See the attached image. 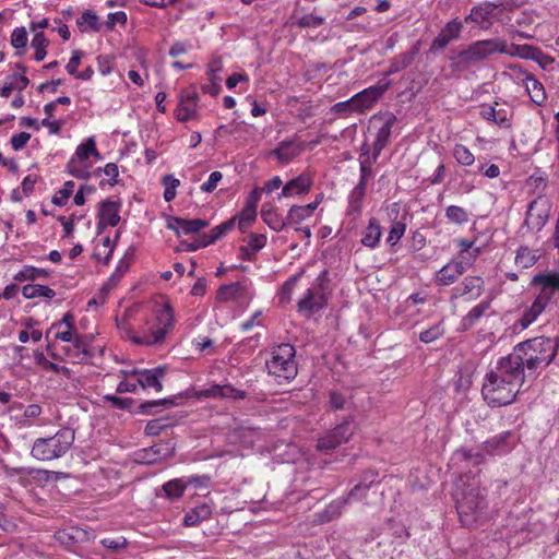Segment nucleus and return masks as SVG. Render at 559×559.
<instances>
[{
    "mask_svg": "<svg viewBox=\"0 0 559 559\" xmlns=\"http://www.w3.org/2000/svg\"><path fill=\"white\" fill-rule=\"evenodd\" d=\"M454 500L460 521L464 526L473 527L486 518L487 493L477 481L464 483L457 487Z\"/></svg>",
    "mask_w": 559,
    "mask_h": 559,
    "instance_id": "nucleus-1",
    "label": "nucleus"
},
{
    "mask_svg": "<svg viewBox=\"0 0 559 559\" xmlns=\"http://www.w3.org/2000/svg\"><path fill=\"white\" fill-rule=\"evenodd\" d=\"M557 342L550 337L539 336L526 340L513 347L523 360L528 376L534 379L539 370L550 365L557 355Z\"/></svg>",
    "mask_w": 559,
    "mask_h": 559,
    "instance_id": "nucleus-2",
    "label": "nucleus"
},
{
    "mask_svg": "<svg viewBox=\"0 0 559 559\" xmlns=\"http://www.w3.org/2000/svg\"><path fill=\"white\" fill-rule=\"evenodd\" d=\"M496 53H509L508 44L504 39L476 40L451 59V67L455 71H467L490 59Z\"/></svg>",
    "mask_w": 559,
    "mask_h": 559,
    "instance_id": "nucleus-3",
    "label": "nucleus"
},
{
    "mask_svg": "<svg viewBox=\"0 0 559 559\" xmlns=\"http://www.w3.org/2000/svg\"><path fill=\"white\" fill-rule=\"evenodd\" d=\"M558 277L559 272L554 271L538 273L533 277L532 284L539 285L540 293L535 297L531 306L524 308L521 318L515 323V326H520L521 330L527 329L545 311L554 295L559 293L558 288L548 286V284Z\"/></svg>",
    "mask_w": 559,
    "mask_h": 559,
    "instance_id": "nucleus-4",
    "label": "nucleus"
},
{
    "mask_svg": "<svg viewBox=\"0 0 559 559\" xmlns=\"http://www.w3.org/2000/svg\"><path fill=\"white\" fill-rule=\"evenodd\" d=\"M74 440V430L69 427H63L53 436L37 438L33 443L31 455L38 461L60 459L71 449Z\"/></svg>",
    "mask_w": 559,
    "mask_h": 559,
    "instance_id": "nucleus-5",
    "label": "nucleus"
},
{
    "mask_svg": "<svg viewBox=\"0 0 559 559\" xmlns=\"http://www.w3.org/2000/svg\"><path fill=\"white\" fill-rule=\"evenodd\" d=\"M520 389L501 378L491 369L486 373L481 395L485 402L491 407H501L515 401Z\"/></svg>",
    "mask_w": 559,
    "mask_h": 559,
    "instance_id": "nucleus-6",
    "label": "nucleus"
},
{
    "mask_svg": "<svg viewBox=\"0 0 559 559\" xmlns=\"http://www.w3.org/2000/svg\"><path fill=\"white\" fill-rule=\"evenodd\" d=\"M175 313L169 302H166L156 314V328L151 329L143 336H131V341L136 345L155 346L164 343L166 336L175 328Z\"/></svg>",
    "mask_w": 559,
    "mask_h": 559,
    "instance_id": "nucleus-7",
    "label": "nucleus"
},
{
    "mask_svg": "<svg viewBox=\"0 0 559 559\" xmlns=\"http://www.w3.org/2000/svg\"><path fill=\"white\" fill-rule=\"evenodd\" d=\"M295 355V347L290 344L283 343L275 347L271 359L266 360L269 373L284 380L294 379L298 372Z\"/></svg>",
    "mask_w": 559,
    "mask_h": 559,
    "instance_id": "nucleus-8",
    "label": "nucleus"
},
{
    "mask_svg": "<svg viewBox=\"0 0 559 559\" xmlns=\"http://www.w3.org/2000/svg\"><path fill=\"white\" fill-rule=\"evenodd\" d=\"M357 430L356 416L347 415L333 429L318 438L317 450L329 454L344 443H347Z\"/></svg>",
    "mask_w": 559,
    "mask_h": 559,
    "instance_id": "nucleus-9",
    "label": "nucleus"
},
{
    "mask_svg": "<svg viewBox=\"0 0 559 559\" xmlns=\"http://www.w3.org/2000/svg\"><path fill=\"white\" fill-rule=\"evenodd\" d=\"M491 370L520 390L526 380L532 381L534 379L528 376L523 360L514 349L508 356L499 358Z\"/></svg>",
    "mask_w": 559,
    "mask_h": 559,
    "instance_id": "nucleus-10",
    "label": "nucleus"
},
{
    "mask_svg": "<svg viewBox=\"0 0 559 559\" xmlns=\"http://www.w3.org/2000/svg\"><path fill=\"white\" fill-rule=\"evenodd\" d=\"M491 370L520 390L526 380L532 381L534 379L528 376L523 360L514 349L508 356L499 358Z\"/></svg>",
    "mask_w": 559,
    "mask_h": 559,
    "instance_id": "nucleus-11",
    "label": "nucleus"
},
{
    "mask_svg": "<svg viewBox=\"0 0 559 559\" xmlns=\"http://www.w3.org/2000/svg\"><path fill=\"white\" fill-rule=\"evenodd\" d=\"M55 337L63 342H71L73 344V348L68 350V356L72 359L73 362L84 364L93 357V354L88 349L84 338L75 333L73 329H68L67 331H57Z\"/></svg>",
    "mask_w": 559,
    "mask_h": 559,
    "instance_id": "nucleus-12",
    "label": "nucleus"
},
{
    "mask_svg": "<svg viewBox=\"0 0 559 559\" xmlns=\"http://www.w3.org/2000/svg\"><path fill=\"white\" fill-rule=\"evenodd\" d=\"M511 69L519 72V78L523 81L531 100L536 106H544L547 99L544 85L532 73L523 70L520 66H512Z\"/></svg>",
    "mask_w": 559,
    "mask_h": 559,
    "instance_id": "nucleus-13",
    "label": "nucleus"
},
{
    "mask_svg": "<svg viewBox=\"0 0 559 559\" xmlns=\"http://www.w3.org/2000/svg\"><path fill=\"white\" fill-rule=\"evenodd\" d=\"M166 367L159 366L153 369L132 370L128 376L136 377V383L143 389H154L156 392L163 390L162 379L166 374Z\"/></svg>",
    "mask_w": 559,
    "mask_h": 559,
    "instance_id": "nucleus-14",
    "label": "nucleus"
},
{
    "mask_svg": "<svg viewBox=\"0 0 559 559\" xmlns=\"http://www.w3.org/2000/svg\"><path fill=\"white\" fill-rule=\"evenodd\" d=\"M502 3L496 4L492 2H484L472 8L469 14L465 16L466 23H474L481 29H489L492 25V20L496 9Z\"/></svg>",
    "mask_w": 559,
    "mask_h": 559,
    "instance_id": "nucleus-15",
    "label": "nucleus"
},
{
    "mask_svg": "<svg viewBox=\"0 0 559 559\" xmlns=\"http://www.w3.org/2000/svg\"><path fill=\"white\" fill-rule=\"evenodd\" d=\"M518 442V436L513 431H504L492 437L483 444L485 452L491 455H500L511 451Z\"/></svg>",
    "mask_w": 559,
    "mask_h": 559,
    "instance_id": "nucleus-16",
    "label": "nucleus"
},
{
    "mask_svg": "<svg viewBox=\"0 0 559 559\" xmlns=\"http://www.w3.org/2000/svg\"><path fill=\"white\" fill-rule=\"evenodd\" d=\"M498 103H495V105H481L479 116L488 122L496 123L500 128L510 129L512 126V110L498 108Z\"/></svg>",
    "mask_w": 559,
    "mask_h": 559,
    "instance_id": "nucleus-17",
    "label": "nucleus"
},
{
    "mask_svg": "<svg viewBox=\"0 0 559 559\" xmlns=\"http://www.w3.org/2000/svg\"><path fill=\"white\" fill-rule=\"evenodd\" d=\"M462 28L463 23L457 19H453L448 22L433 39L430 46V51L435 52L444 49L452 40L460 37Z\"/></svg>",
    "mask_w": 559,
    "mask_h": 559,
    "instance_id": "nucleus-18",
    "label": "nucleus"
},
{
    "mask_svg": "<svg viewBox=\"0 0 559 559\" xmlns=\"http://www.w3.org/2000/svg\"><path fill=\"white\" fill-rule=\"evenodd\" d=\"M396 120V117L391 112L372 116L370 122L373 126L381 123L376 134V140L373 142L374 146H381L384 148L389 144L392 128Z\"/></svg>",
    "mask_w": 559,
    "mask_h": 559,
    "instance_id": "nucleus-19",
    "label": "nucleus"
},
{
    "mask_svg": "<svg viewBox=\"0 0 559 559\" xmlns=\"http://www.w3.org/2000/svg\"><path fill=\"white\" fill-rule=\"evenodd\" d=\"M209 226V222L201 218L186 219L177 216H169L167 228L175 231L177 236L189 235L200 231Z\"/></svg>",
    "mask_w": 559,
    "mask_h": 559,
    "instance_id": "nucleus-20",
    "label": "nucleus"
},
{
    "mask_svg": "<svg viewBox=\"0 0 559 559\" xmlns=\"http://www.w3.org/2000/svg\"><path fill=\"white\" fill-rule=\"evenodd\" d=\"M312 183V176L308 173H302L296 178H293L286 182L282 189L281 194L278 195V199L282 197L292 198L295 195L307 194L310 191Z\"/></svg>",
    "mask_w": 559,
    "mask_h": 559,
    "instance_id": "nucleus-21",
    "label": "nucleus"
},
{
    "mask_svg": "<svg viewBox=\"0 0 559 559\" xmlns=\"http://www.w3.org/2000/svg\"><path fill=\"white\" fill-rule=\"evenodd\" d=\"M466 271L463 261L452 260L442 266L436 274V283L438 285L448 286L453 284Z\"/></svg>",
    "mask_w": 559,
    "mask_h": 559,
    "instance_id": "nucleus-22",
    "label": "nucleus"
},
{
    "mask_svg": "<svg viewBox=\"0 0 559 559\" xmlns=\"http://www.w3.org/2000/svg\"><path fill=\"white\" fill-rule=\"evenodd\" d=\"M326 305V299L323 293L308 289L305 297L298 301V311L306 316H311L313 312L321 310Z\"/></svg>",
    "mask_w": 559,
    "mask_h": 559,
    "instance_id": "nucleus-23",
    "label": "nucleus"
},
{
    "mask_svg": "<svg viewBox=\"0 0 559 559\" xmlns=\"http://www.w3.org/2000/svg\"><path fill=\"white\" fill-rule=\"evenodd\" d=\"M201 395L204 397L212 399H233V400H245L247 393L242 390L234 388L230 384H213L210 388L201 391Z\"/></svg>",
    "mask_w": 559,
    "mask_h": 559,
    "instance_id": "nucleus-24",
    "label": "nucleus"
},
{
    "mask_svg": "<svg viewBox=\"0 0 559 559\" xmlns=\"http://www.w3.org/2000/svg\"><path fill=\"white\" fill-rule=\"evenodd\" d=\"M302 150L304 146L295 141H282L270 154L276 156L280 164L285 165L297 157Z\"/></svg>",
    "mask_w": 559,
    "mask_h": 559,
    "instance_id": "nucleus-25",
    "label": "nucleus"
},
{
    "mask_svg": "<svg viewBox=\"0 0 559 559\" xmlns=\"http://www.w3.org/2000/svg\"><path fill=\"white\" fill-rule=\"evenodd\" d=\"M120 203L112 200H105L100 203L99 207V224L100 227L104 223L109 226H117L120 222Z\"/></svg>",
    "mask_w": 559,
    "mask_h": 559,
    "instance_id": "nucleus-26",
    "label": "nucleus"
},
{
    "mask_svg": "<svg viewBox=\"0 0 559 559\" xmlns=\"http://www.w3.org/2000/svg\"><path fill=\"white\" fill-rule=\"evenodd\" d=\"M484 290V280L479 276H466L463 282L454 288V297L474 294L475 297L481 295Z\"/></svg>",
    "mask_w": 559,
    "mask_h": 559,
    "instance_id": "nucleus-27",
    "label": "nucleus"
},
{
    "mask_svg": "<svg viewBox=\"0 0 559 559\" xmlns=\"http://www.w3.org/2000/svg\"><path fill=\"white\" fill-rule=\"evenodd\" d=\"M261 217L263 222L275 231H281L287 226L286 218H282L277 210L270 204L262 205Z\"/></svg>",
    "mask_w": 559,
    "mask_h": 559,
    "instance_id": "nucleus-28",
    "label": "nucleus"
},
{
    "mask_svg": "<svg viewBox=\"0 0 559 559\" xmlns=\"http://www.w3.org/2000/svg\"><path fill=\"white\" fill-rule=\"evenodd\" d=\"M490 307V300H483L475 307H473L467 314H465L461 321V329L467 331L472 329L485 314Z\"/></svg>",
    "mask_w": 559,
    "mask_h": 559,
    "instance_id": "nucleus-29",
    "label": "nucleus"
},
{
    "mask_svg": "<svg viewBox=\"0 0 559 559\" xmlns=\"http://www.w3.org/2000/svg\"><path fill=\"white\" fill-rule=\"evenodd\" d=\"M381 236L382 231L378 219L371 217L369 219L368 226L362 233L361 243L365 247L373 249L379 245Z\"/></svg>",
    "mask_w": 559,
    "mask_h": 559,
    "instance_id": "nucleus-30",
    "label": "nucleus"
},
{
    "mask_svg": "<svg viewBox=\"0 0 559 559\" xmlns=\"http://www.w3.org/2000/svg\"><path fill=\"white\" fill-rule=\"evenodd\" d=\"M246 295V286L240 282L231 283L228 285H222L217 290V300L230 301L237 300Z\"/></svg>",
    "mask_w": 559,
    "mask_h": 559,
    "instance_id": "nucleus-31",
    "label": "nucleus"
},
{
    "mask_svg": "<svg viewBox=\"0 0 559 559\" xmlns=\"http://www.w3.org/2000/svg\"><path fill=\"white\" fill-rule=\"evenodd\" d=\"M197 94L188 95L186 98L181 99L176 110V117L179 121H189L194 117L197 112Z\"/></svg>",
    "mask_w": 559,
    "mask_h": 559,
    "instance_id": "nucleus-32",
    "label": "nucleus"
},
{
    "mask_svg": "<svg viewBox=\"0 0 559 559\" xmlns=\"http://www.w3.org/2000/svg\"><path fill=\"white\" fill-rule=\"evenodd\" d=\"M538 203V200H534L530 203L525 217V224L530 228L537 230H539L547 221V214L537 211Z\"/></svg>",
    "mask_w": 559,
    "mask_h": 559,
    "instance_id": "nucleus-33",
    "label": "nucleus"
},
{
    "mask_svg": "<svg viewBox=\"0 0 559 559\" xmlns=\"http://www.w3.org/2000/svg\"><path fill=\"white\" fill-rule=\"evenodd\" d=\"M212 510L207 504L198 506L188 511L183 518L186 526H194L211 518Z\"/></svg>",
    "mask_w": 559,
    "mask_h": 559,
    "instance_id": "nucleus-34",
    "label": "nucleus"
},
{
    "mask_svg": "<svg viewBox=\"0 0 559 559\" xmlns=\"http://www.w3.org/2000/svg\"><path fill=\"white\" fill-rule=\"evenodd\" d=\"M175 405L173 399H162L156 401H145L139 405V413L145 415H154L162 409L170 408Z\"/></svg>",
    "mask_w": 559,
    "mask_h": 559,
    "instance_id": "nucleus-35",
    "label": "nucleus"
},
{
    "mask_svg": "<svg viewBox=\"0 0 559 559\" xmlns=\"http://www.w3.org/2000/svg\"><path fill=\"white\" fill-rule=\"evenodd\" d=\"M22 295L26 299H33L37 297H45L51 299L56 296V293L53 289L45 285L27 284L23 286Z\"/></svg>",
    "mask_w": 559,
    "mask_h": 559,
    "instance_id": "nucleus-36",
    "label": "nucleus"
},
{
    "mask_svg": "<svg viewBox=\"0 0 559 559\" xmlns=\"http://www.w3.org/2000/svg\"><path fill=\"white\" fill-rule=\"evenodd\" d=\"M378 474L373 471H368L364 474L362 480L357 484L348 493V498L362 499L366 491L376 481Z\"/></svg>",
    "mask_w": 559,
    "mask_h": 559,
    "instance_id": "nucleus-37",
    "label": "nucleus"
},
{
    "mask_svg": "<svg viewBox=\"0 0 559 559\" xmlns=\"http://www.w3.org/2000/svg\"><path fill=\"white\" fill-rule=\"evenodd\" d=\"M352 99L355 103L356 111H364L365 109L370 108L372 104L378 100L370 87L357 93L352 97Z\"/></svg>",
    "mask_w": 559,
    "mask_h": 559,
    "instance_id": "nucleus-38",
    "label": "nucleus"
},
{
    "mask_svg": "<svg viewBox=\"0 0 559 559\" xmlns=\"http://www.w3.org/2000/svg\"><path fill=\"white\" fill-rule=\"evenodd\" d=\"M76 25L81 32H85L87 28H91L94 32L100 31L98 16L92 10L84 11L82 15L76 20Z\"/></svg>",
    "mask_w": 559,
    "mask_h": 559,
    "instance_id": "nucleus-39",
    "label": "nucleus"
},
{
    "mask_svg": "<svg viewBox=\"0 0 559 559\" xmlns=\"http://www.w3.org/2000/svg\"><path fill=\"white\" fill-rule=\"evenodd\" d=\"M90 165L85 162L78 160V158H72L67 164V169L70 175L78 179H87L91 176Z\"/></svg>",
    "mask_w": 559,
    "mask_h": 559,
    "instance_id": "nucleus-40",
    "label": "nucleus"
},
{
    "mask_svg": "<svg viewBox=\"0 0 559 559\" xmlns=\"http://www.w3.org/2000/svg\"><path fill=\"white\" fill-rule=\"evenodd\" d=\"M49 276V272L45 269H37L34 266H24L19 273L15 274L14 278L19 282L35 281L38 278H46Z\"/></svg>",
    "mask_w": 559,
    "mask_h": 559,
    "instance_id": "nucleus-41",
    "label": "nucleus"
},
{
    "mask_svg": "<svg viewBox=\"0 0 559 559\" xmlns=\"http://www.w3.org/2000/svg\"><path fill=\"white\" fill-rule=\"evenodd\" d=\"M130 262L123 258L118 262V265L116 266L115 272L111 274V276L108 278L106 284L104 285V288L106 289H112L117 286V284L120 282L122 276L127 273L129 269Z\"/></svg>",
    "mask_w": 559,
    "mask_h": 559,
    "instance_id": "nucleus-42",
    "label": "nucleus"
},
{
    "mask_svg": "<svg viewBox=\"0 0 559 559\" xmlns=\"http://www.w3.org/2000/svg\"><path fill=\"white\" fill-rule=\"evenodd\" d=\"M186 486L182 479H173L163 485V490L169 499H177L183 495Z\"/></svg>",
    "mask_w": 559,
    "mask_h": 559,
    "instance_id": "nucleus-43",
    "label": "nucleus"
},
{
    "mask_svg": "<svg viewBox=\"0 0 559 559\" xmlns=\"http://www.w3.org/2000/svg\"><path fill=\"white\" fill-rule=\"evenodd\" d=\"M445 217L457 225L468 222V213L465 209L456 205H450L445 209Z\"/></svg>",
    "mask_w": 559,
    "mask_h": 559,
    "instance_id": "nucleus-44",
    "label": "nucleus"
},
{
    "mask_svg": "<svg viewBox=\"0 0 559 559\" xmlns=\"http://www.w3.org/2000/svg\"><path fill=\"white\" fill-rule=\"evenodd\" d=\"M48 46V39L45 37L43 32H36L32 39V47L35 48V60L41 61L45 59L47 52L46 47Z\"/></svg>",
    "mask_w": 559,
    "mask_h": 559,
    "instance_id": "nucleus-45",
    "label": "nucleus"
},
{
    "mask_svg": "<svg viewBox=\"0 0 559 559\" xmlns=\"http://www.w3.org/2000/svg\"><path fill=\"white\" fill-rule=\"evenodd\" d=\"M455 160L463 166H471L475 162L474 154L463 144H456L453 148Z\"/></svg>",
    "mask_w": 559,
    "mask_h": 559,
    "instance_id": "nucleus-46",
    "label": "nucleus"
},
{
    "mask_svg": "<svg viewBox=\"0 0 559 559\" xmlns=\"http://www.w3.org/2000/svg\"><path fill=\"white\" fill-rule=\"evenodd\" d=\"M257 217V211L253 206H245L238 216V228L241 233H246Z\"/></svg>",
    "mask_w": 559,
    "mask_h": 559,
    "instance_id": "nucleus-47",
    "label": "nucleus"
},
{
    "mask_svg": "<svg viewBox=\"0 0 559 559\" xmlns=\"http://www.w3.org/2000/svg\"><path fill=\"white\" fill-rule=\"evenodd\" d=\"M348 499L349 498L347 497L346 499L335 500V501L331 502L324 510L322 520L329 522V521H332V520L338 518L342 513V509L347 503Z\"/></svg>",
    "mask_w": 559,
    "mask_h": 559,
    "instance_id": "nucleus-48",
    "label": "nucleus"
},
{
    "mask_svg": "<svg viewBox=\"0 0 559 559\" xmlns=\"http://www.w3.org/2000/svg\"><path fill=\"white\" fill-rule=\"evenodd\" d=\"M308 217H310V215L301 205H293L287 213L286 222L287 225H299Z\"/></svg>",
    "mask_w": 559,
    "mask_h": 559,
    "instance_id": "nucleus-49",
    "label": "nucleus"
},
{
    "mask_svg": "<svg viewBox=\"0 0 559 559\" xmlns=\"http://www.w3.org/2000/svg\"><path fill=\"white\" fill-rule=\"evenodd\" d=\"M443 334H444V329L442 326V321H440L439 323L432 325L431 328L420 332L419 340L423 343L428 344V343H431V342L438 340Z\"/></svg>",
    "mask_w": 559,
    "mask_h": 559,
    "instance_id": "nucleus-50",
    "label": "nucleus"
},
{
    "mask_svg": "<svg viewBox=\"0 0 559 559\" xmlns=\"http://www.w3.org/2000/svg\"><path fill=\"white\" fill-rule=\"evenodd\" d=\"M349 402L347 397L338 391H330L329 393V408L331 411L347 409Z\"/></svg>",
    "mask_w": 559,
    "mask_h": 559,
    "instance_id": "nucleus-51",
    "label": "nucleus"
},
{
    "mask_svg": "<svg viewBox=\"0 0 559 559\" xmlns=\"http://www.w3.org/2000/svg\"><path fill=\"white\" fill-rule=\"evenodd\" d=\"M237 217H231L230 219L222 223L221 225L214 227L210 231V242H215L219 238H222L224 235H226L229 230L234 228L235 222Z\"/></svg>",
    "mask_w": 559,
    "mask_h": 559,
    "instance_id": "nucleus-52",
    "label": "nucleus"
},
{
    "mask_svg": "<svg viewBox=\"0 0 559 559\" xmlns=\"http://www.w3.org/2000/svg\"><path fill=\"white\" fill-rule=\"evenodd\" d=\"M163 183L165 185L164 199L166 202H170L176 197V189L180 181L173 175H166L163 178Z\"/></svg>",
    "mask_w": 559,
    "mask_h": 559,
    "instance_id": "nucleus-53",
    "label": "nucleus"
},
{
    "mask_svg": "<svg viewBox=\"0 0 559 559\" xmlns=\"http://www.w3.org/2000/svg\"><path fill=\"white\" fill-rule=\"evenodd\" d=\"M74 182L69 180L64 182L63 188L52 198V203L58 206H63L74 190Z\"/></svg>",
    "mask_w": 559,
    "mask_h": 559,
    "instance_id": "nucleus-54",
    "label": "nucleus"
},
{
    "mask_svg": "<svg viewBox=\"0 0 559 559\" xmlns=\"http://www.w3.org/2000/svg\"><path fill=\"white\" fill-rule=\"evenodd\" d=\"M324 21L325 20L323 16H319V15L309 13V14H306V15L299 17L295 23L297 26H299L301 28H307V27H319L324 23Z\"/></svg>",
    "mask_w": 559,
    "mask_h": 559,
    "instance_id": "nucleus-55",
    "label": "nucleus"
},
{
    "mask_svg": "<svg viewBox=\"0 0 559 559\" xmlns=\"http://www.w3.org/2000/svg\"><path fill=\"white\" fill-rule=\"evenodd\" d=\"M103 547L111 550L112 552H118L124 549L128 545L127 538L123 536H119L117 538L106 537L100 540Z\"/></svg>",
    "mask_w": 559,
    "mask_h": 559,
    "instance_id": "nucleus-56",
    "label": "nucleus"
},
{
    "mask_svg": "<svg viewBox=\"0 0 559 559\" xmlns=\"http://www.w3.org/2000/svg\"><path fill=\"white\" fill-rule=\"evenodd\" d=\"M245 241H247V247L252 249L251 252L254 251L258 253L266 245V236L263 234L251 233Z\"/></svg>",
    "mask_w": 559,
    "mask_h": 559,
    "instance_id": "nucleus-57",
    "label": "nucleus"
},
{
    "mask_svg": "<svg viewBox=\"0 0 559 559\" xmlns=\"http://www.w3.org/2000/svg\"><path fill=\"white\" fill-rule=\"evenodd\" d=\"M412 62H413V55L412 53H403L399 58L393 60L389 71H388V74L396 73V72L407 68Z\"/></svg>",
    "mask_w": 559,
    "mask_h": 559,
    "instance_id": "nucleus-58",
    "label": "nucleus"
},
{
    "mask_svg": "<svg viewBox=\"0 0 559 559\" xmlns=\"http://www.w3.org/2000/svg\"><path fill=\"white\" fill-rule=\"evenodd\" d=\"M538 50V48L532 47L530 45H512V50L509 49L510 56H519L521 58L525 59H533L535 52Z\"/></svg>",
    "mask_w": 559,
    "mask_h": 559,
    "instance_id": "nucleus-59",
    "label": "nucleus"
},
{
    "mask_svg": "<svg viewBox=\"0 0 559 559\" xmlns=\"http://www.w3.org/2000/svg\"><path fill=\"white\" fill-rule=\"evenodd\" d=\"M11 44L15 49H23L27 44V33L25 27H16L11 35Z\"/></svg>",
    "mask_w": 559,
    "mask_h": 559,
    "instance_id": "nucleus-60",
    "label": "nucleus"
},
{
    "mask_svg": "<svg viewBox=\"0 0 559 559\" xmlns=\"http://www.w3.org/2000/svg\"><path fill=\"white\" fill-rule=\"evenodd\" d=\"M299 280V275H294L289 277L282 286L280 299L283 302H287L290 300L293 290Z\"/></svg>",
    "mask_w": 559,
    "mask_h": 559,
    "instance_id": "nucleus-61",
    "label": "nucleus"
},
{
    "mask_svg": "<svg viewBox=\"0 0 559 559\" xmlns=\"http://www.w3.org/2000/svg\"><path fill=\"white\" fill-rule=\"evenodd\" d=\"M405 233V225L401 223H396L392 226L389 236L386 237V242L390 246H395L399 240L402 238V236Z\"/></svg>",
    "mask_w": 559,
    "mask_h": 559,
    "instance_id": "nucleus-62",
    "label": "nucleus"
},
{
    "mask_svg": "<svg viewBox=\"0 0 559 559\" xmlns=\"http://www.w3.org/2000/svg\"><path fill=\"white\" fill-rule=\"evenodd\" d=\"M167 426L162 418L153 419L146 424L144 432L146 436H158Z\"/></svg>",
    "mask_w": 559,
    "mask_h": 559,
    "instance_id": "nucleus-63",
    "label": "nucleus"
},
{
    "mask_svg": "<svg viewBox=\"0 0 559 559\" xmlns=\"http://www.w3.org/2000/svg\"><path fill=\"white\" fill-rule=\"evenodd\" d=\"M222 178H223V175H222V173H221V171H217V170H216V171H213V173L210 175V177H209L207 181H206V182H204V183L201 186V190H202L203 192H206V193H211V192H213V191L216 189L217 183L222 180Z\"/></svg>",
    "mask_w": 559,
    "mask_h": 559,
    "instance_id": "nucleus-64",
    "label": "nucleus"
}]
</instances>
